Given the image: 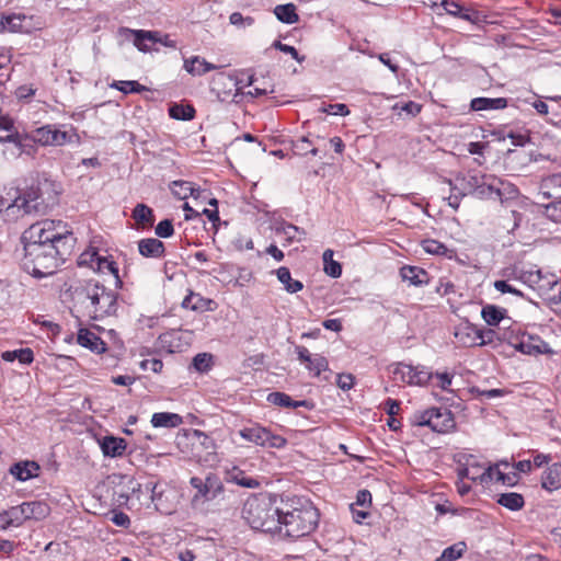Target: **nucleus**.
<instances>
[{
	"mask_svg": "<svg viewBox=\"0 0 561 561\" xmlns=\"http://www.w3.org/2000/svg\"><path fill=\"white\" fill-rule=\"evenodd\" d=\"M278 518L279 531L290 538H300L317 528L319 511L305 497L287 496L282 499Z\"/></svg>",
	"mask_w": 561,
	"mask_h": 561,
	"instance_id": "nucleus-1",
	"label": "nucleus"
},
{
	"mask_svg": "<svg viewBox=\"0 0 561 561\" xmlns=\"http://www.w3.org/2000/svg\"><path fill=\"white\" fill-rule=\"evenodd\" d=\"M72 300L77 312L92 320L113 316L117 311L116 294L93 280L76 287Z\"/></svg>",
	"mask_w": 561,
	"mask_h": 561,
	"instance_id": "nucleus-2",
	"label": "nucleus"
},
{
	"mask_svg": "<svg viewBox=\"0 0 561 561\" xmlns=\"http://www.w3.org/2000/svg\"><path fill=\"white\" fill-rule=\"evenodd\" d=\"M45 209L41 192L34 186L27 190L9 187L0 196V214L10 221L25 215L42 214Z\"/></svg>",
	"mask_w": 561,
	"mask_h": 561,
	"instance_id": "nucleus-3",
	"label": "nucleus"
},
{
	"mask_svg": "<svg viewBox=\"0 0 561 561\" xmlns=\"http://www.w3.org/2000/svg\"><path fill=\"white\" fill-rule=\"evenodd\" d=\"M65 250L54 244L24 245L22 266L34 277H46L54 274L59 263L64 261Z\"/></svg>",
	"mask_w": 561,
	"mask_h": 561,
	"instance_id": "nucleus-4",
	"label": "nucleus"
},
{
	"mask_svg": "<svg viewBox=\"0 0 561 561\" xmlns=\"http://www.w3.org/2000/svg\"><path fill=\"white\" fill-rule=\"evenodd\" d=\"M71 231L61 220L44 219L31 225L22 234L24 245H60L66 249Z\"/></svg>",
	"mask_w": 561,
	"mask_h": 561,
	"instance_id": "nucleus-5",
	"label": "nucleus"
},
{
	"mask_svg": "<svg viewBox=\"0 0 561 561\" xmlns=\"http://www.w3.org/2000/svg\"><path fill=\"white\" fill-rule=\"evenodd\" d=\"M279 506H274L266 497H251L242 508V517L251 528L272 533L279 527Z\"/></svg>",
	"mask_w": 561,
	"mask_h": 561,
	"instance_id": "nucleus-6",
	"label": "nucleus"
},
{
	"mask_svg": "<svg viewBox=\"0 0 561 561\" xmlns=\"http://www.w3.org/2000/svg\"><path fill=\"white\" fill-rule=\"evenodd\" d=\"M178 446L198 461L210 462L217 458L215 439L199 430H187L179 435Z\"/></svg>",
	"mask_w": 561,
	"mask_h": 561,
	"instance_id": "nucleus-7",
	"label": "nucleus"
},
{
	"mask_svg": "<svg viewBox=\"0 0 561 561\" xmlns=\"http://www.w3.org/2000/svg\"><path fill=\"white\" fill-rule=\"evenodd\" d=\"M190 484L196 490L193 503L214 501L224 493V483L215 473H208L204 479L192 477Z\"/></svg>",
	"mask_w": 561,
	"mask_h": 561,
	"instance_id": "nucleus-8",
	"label": "nucleus"
},
{
	"mask_svg": "<svg viewBox=\"0 0 561 561\" xmlns=\"http://www.w3.org/2000/svg\"><path fill=\"white\" fill-rule=\"evenodd\" d=\"M76 137L77 134L72 128L69 130H61L56 125L51 124L38 127L31 134V139L44 147H60L72 142Z\"/></svg>",
	"mask_w": 561,
	"mask_h": 561,
	"instance_id": "nucleus-9",
	"label": "nucleus"
},
{
	"mask_svg": "<svg viewBox=\"0 0 561 561\" xmlns=\"http://www.w3.org/2000/svg\"><path fill=\"white\" fill-rule=\"evenodd\" d=\"M239 435L243 439L254 443L261 447L280 449L287 445V439L285 437L273 434L270 430L260 425L244 427L239 431Z\"/></svg>",
	"mask_w": 561,
	"mask_h": 561,
	"instance_id": "nucleus-10",
	"label": "nucleus"
},
{
	"mask_svg": "<svg viewBox=\"0 0 561 561\" xmlns=\"http://www.w3.org/2000/svg\"><path fill=\"white\" fill-rule=\"evenodd\" d=\"M493 330L485 332L469 322H462L455 328L454 336L457 343L465 347L482 346L492 341Z\"/></svg>",
	"mask_w": 561,
	"mask_h": 561,
	"instance_id": "nucleus-11",
	"label": "nucleus"
},
{
	"mask_svg": "<svg viewBox=\"0 0 561 561\" xmlns=\"http://www.w3.org/2000/svg\"><path fill=\"white\" fill-rule=\"evenodd\" d=\"M390 369L396 379L409 386H424L433 377V374L424 366L397 363L391 365Z\"/></svg>",
	"mask_w": 561,
	"mask_h": 561,
	"instance_id": "nucleus-12",
	"label": "nucleus"
},
{
	"mask_svg": "<svg viewBox=\"0 0 561 561\" xmlns=\"http://www.w3.org/2000/svg\"><path fill=\"white\" fill-rule=\"evenodd\" d=\"M296 353L298 359L306 365V368L312 373L313 376H319L322 371L328 370L329 364L324 356L311 354L305 346H297Z\"/></svg>",
	"mask_w": 561,
	"mask_h": 561,
	"instance_id": "nucleus-13",
	"label": "nucleus"
},
{
	"mask_svg": "<svg viewBox=\"0 0 561 561\" xmlns=\"http://www.w3.org/2000/svg\"><path fill=\"white\" fill-rule=\"evenodd\" d=\"M431 430L437 433H447L455 427V420L447 409L433 408Z\"/></svg>",
	"mask_w": 561,
	"mask_h": 561,
	"instance_id": "nucleus-14",
	"label": "nucleus"
},
{
	"mask_svg": "<svg viewBox=\"0 0 561 561\" xmlns=\"http://www.w3.org/2000/svg\"><path fill=\"white\" fill-rule=\"evenodd\" d=\"M539 194L547 199L561 198V173H553L541 179Z\"/></svg>",
	"mask_w": 561,
	"mask_h": 561,
	"instance_id": "nucleus-15",
	"label": "nucleus"
},
{
	"mask_svg": "<svg viewBox=\"0 0 561 561\" xmlns=\"http://www.w3.org/2000/svg\"><path fill=\"white\" fill-rule=\"evenodd\" d=\"M275 233L284 238L283 245H288L293 242H300L305 239L306 231L293 224L280 221L275 225Z\"/></svg>",
	"mask_w": 561,
	"mask_h": 561,
	"instance_id": "nucleus-16",
	"label": "nucleus"
},
{
	"mask_svg": "<svg viewBox=\"0 0 561 561\" xmlns=\"http://www.w3.org/2000/svg\"><path fill=\"white\" fill-rule=\"evenodd\" d=\"M516 350L528 355L546 354L551 352L546 342L540 340L538 336L531 335H524L516 345Z\"/></svg>",
	"mask_w": 561,
	"mask_h": 561,
	"instance_id": "nucleus-17",
	"label": "nucleus"
},
{
	"mask_svg": "<svg viewBox=\"0 0 561 561\" xmlns=\"http://www.w3.org/2000/svg\"><path fill=\"white\" fill-rule=\"evenodd\" d=\"M39 466L35 461L24 460L13 463L9 472L18 480V481H27L32 478L38 476Z\"/></svg>",
	"mask_w": 561,
	"mask_h": 561,
	"instance_id": "nucleus-18",
	"label": "nucleus"
},
{
	"mask_svg": "<svg viewBox=\"0 0 561 561\" xmlns=\"http://www.w3.org/2000/svg\"><path fill=\"white\" fill-rule=\"evenodd\" d=\"M0 142L4 145L3 154L7 159L18 158L24 151L23 138L19 133L0 136Z\"/></svg>",
	"mask_w": 561,
	"mask_h": 561,
	"instance_id": "nucleus-19",
	"label": "nucleus"
},
{
	"mask_svg": "<svg viewBox=\"0 0 561 561\" xmlns=\"http://www.w3.org/2000/svg\"><path fill=\"white\" fill-rule=\"evenodd\" d=\"M79 345L89 348L90 351L102 354L106 351V344L94 332L88 329H80L77 336Z\"/></svg>",
	"mask_w": 561,
	"mask_h": 561,
	"instance_id": "nucleus-20",
	"label": "nucleus"
},
{
	"mask_svg": "<svg viewBox=\"0 0 561 561\" xmlns=\"http://www.w3.org/2000/svg\"><path fill=\"white\" fill-rule=\"evenodd\" d=\"M138 251L144 257L160 259L164 255V244L156 238L141 239L138 242Z\"/></svg>",
	"mask_w": 561,
	"mask_h": 561,
	"instance_id": "nucleus-21",
	"label": "nucleus"
},
{
	"mask_svg": "<svg viewBox=\"0 0 561 561\" xmlns=\"http://www.w3.org/2000/svg\"><path fill=\"white\" fill-rule=\"evenodd\" d=\"M182 306L184 308L202 312L214 311L217 308V304L213 299L204 298L201 295L194 293H191L183 299Z\"/></svg>",
	"mask_w": 561,
	"mask_h": 561,
	"instance_id": "nucleus-22",
	"label": "nucleus"
},
{
	"mask_svg": "<svg viewBox=\"0 0 561 561\" xmlns=\"http://www.w3.org/2000/svg\"><path fill=\"white\" fill-rule=\"evenodd\" d=\"M24 517L26 520H42L49 515L50 507L42 501H31L22 503Z\"/></svg>",
	"mask_w": 561,
	"mask_h": 561,
	"instance_id": "nucleus-23",
	"label": "nucleus"
},
{
	"mask_svg": "<svg viewBox=\"0 0 561 561\" xmlns=\"http://www.w3.org/2000/svg\"><path fill=\"white\" fill-rule=\"evenodd\" d=\"M171 192L180 199H186L190 196L197 199L201 198L204 193V191L199 187H195L194 184L188 181H174L171 184Z\"/></svg>",
	"mask_w": 561,
	"mask_h": 561,
	"instance_id": "nucleus-24",
	"label": "nucleus"
},
{
	"mask_svg": "<svg viewBox=\"0 0 561 561\" xmlns=\"http://www.w3.org/2000/svg\"><path fill=\"white\" fill-rule=\"evenodd\" d=\"M100 446L104 456L112 458L121 457L126 449L125 440L114 436H105Z\"/></svg>",
	"mask_w": 561,
	"mask_h": 561,
	"instance_id": "nucleus-25",
	"label": "nucleus"
},
{
	"mask_svg": "<svg viewBox=\"0 0 561 561\" xmlns=\"http://www.w3.org/2000/svg\"><path fill=\"white\" fill-rule=\"evenodd\" d=\"M541 486L550 492L561 488V463L547 468L541 478Z\"/></svg>",
	"mask_w": 561,
	"mask_h": 561,
	"instance_id": "nucleus-26",
	"label": "nucleus"
},
{
	"mask_svg": "<svg viewBox=\"0 0 561 561\" xmlns=\"http://www.w3.org/2000/svg\"><path fill=\"white\" fill-rule=\"evenodd\" d=\"M184 69L192 76H203L206 72L217 69V66L206 61L199 56H193L184 60Z\"/></svg>",
	"mask_w": 561,
	"mask_h": 561,
	"instance_id": "nucleus-27",
	"label": "nucleus"
},
{
	"mask_svg": "<svg viewBox=\"0 0 561 561\" xmlns=\"http://www.w3.org/2000/svg\"><path fill=\"white\" fill-rule=\"evenodd\" d=\"M507 106V100L505 98H476L470 102V108L472 111H490V110H503Z\"/></svg>",
	"mask_w": 561,
	"mask_h": 561,
	"instance_id": "nucleus-28",
	"label": "nucleus"
},
{
	"mask_svg": "<svg viewBox=\"0 0 561 561\" xmlns=\"http://www.w3.org/2000/svg\"><path fill=\"white\" fill-rule=\"evenodd\" d=\"M400 275L403 280H407L414 286L426 284L428 280L427 273L417 266L405 265L401 267Z\"/></svg>",
	"mask_w": 561,
	"mask_h": 561,
	"instance_id": "nucleus-29",
	"label": "nucleus"
},
{
	"mask_svg": "<svg viewBox=\"0 0 561 561\" xmlns=\"http://www.w3.org/2000/svg\"><path fill=\"white\" fill-rule=\"evenodd\" d=\"M277 279L284 286V289L289 294H296L304 288V284L291 277L290 271L286 266H282L275 271Z\"/></svg>",
	"mask_w": 561,
	"mask_h": 561,
	"instance_id": "nucleus-30",
	"label": "nucleus"
},
{
	"mask_svg": "<svg viewBox=\"0 0 561 561\" xmlns=\"http://www.w3.org/2000/svg\"><path fill=\"white\" fill-rule=\"evenodd\" d=\"M183 419L181 415L171 412L154 413L151 417V424L153 427L174 428L181 425Z\"/></svg>",
	"mask_w": 561,
	"mask_h": 561,
	"instance_id": "nucleus-31",
	"label": "nucleus"
},
{
	"mask_svg": "<svg viewBox=\"0 0 561 561\" xmlns=\"http://www.w3.org/2000/svg\"><path fill=\"white\" fill-rule=\"evenodd\" d=\"M517 197V187L514 184L510 183L508 181L497 178L495 201H499L501 204H504Z\"/></svg>",
	"mask_w": 561,
	"mask_h": 561,
	"instance_id": "nucleus-32",
	"label": "nucleus"
},
{
	"mask_svg": "<svg viewBox=\"0 0 561 561\" xmlns=\"http://www.w3.org/2000/svg\"><path fill=\"white\" fill-rule=\"evenodd\" d=\"M516 278L528 285L529 287L541 290L542 285L540 284L543 279L540 270L531 267L529 270H519L516 272Z\"/></svg>",
	"mask_w": 561,
	"mask_h": 561,
	"instance_id": "nucleus-33",
	"label": "nucleus"
},
{
	"mask_svg": "<svg viewBox=\"0 0 561 561\" xmlns=\"http://www.w3.org/2000/svg\"><path fill=\"white\" fill-rule=\"evenodd\" d=\"M496 183L497 178L495 175L485 174V178L481 181L480 186H478L474 196L480 199L495 201Z\"/></svg>",
	"mask_w": 561,
	"mask_h": 561,
	"instance_id": "nucleus-34",
	"label": "nucleus"
},
{
	"mask_svg": "<svg viewBox=\"0 0 561 561\" xmlns=\"http://www.w3.org/2000/svg\"><path fill=\"white\" fill-rule=\"evenodd\" d=\"M131 216L140 228L151 227L154 221L152 209L145 204L136 205Z\"/></svg>",
	"mask_w": 561,
	"mask_h": 561,
	"instance_id": "nucleus-35",
	"label": "nucleus"
},
{
	"mask_svg": "<svg viewBox=\"0 0 561 561\" xmlns=\"http://www.w3.org/2000/svg\"><path fill=\"white\" fill-rule=\"evenodd\" d=\"M1 358L5 362L19 360L21 364H31L34 359L33 351L28 347L5 351L1 354Z\"/></svg>",
	"mask_w": 561,
	"mask_h": 561,
	"instance_id": "nucleus-36",
	"label": "nucleus"
},
{
	"mask_svg": "<svg viewBox=\"0 0 561 561\" xmlns=\"http://www.w3.org/2000/svg\"><path fill=\"white\" fill-rule=\"evenodd\" d=\"M497 503L511 511H519L524 507L525 501L522 494L516 492L502 493L497 497Z\"/></svg>",
	"mask_w": 561,
	"mask_h": 561,
	"instance_id": "nucleus-37",
	"label": "nucleus"
},
{
	"mask_svg": "<svg viewBox=\"0 0 561 561\" xmlns=\"http://www.w3.org/2000/svg\"><path fill=\"white\" fill-rule=\"evenodd\" d=\"M485 178V174H469L468 176L457 178L456 181H461V193L460 195L471 194L474 196L478 186H480L481 181Z\"/></svg>",
	"mask_w": 561,
	"mask_h": 561,
	"instance_id": "nucleus-38",
	"label": "nucleus"
},
{
	"mask_svg": "<svg viewBox=\"0 0 561 561\" xmlns=\"http://www.w3.org/2000/svg\"><path fill=\"white\" fill-rule=\"evenodd\" d=\"M274 13L280 22L287 24L296 23L299 19L296 13V7L293 3L276 5Z\"/></svg>",
	"mask_w": 561,
	"mask_h": 561,
	"instance_id": "nucleus-39",
	"label": "nucleus"
},
{
	"mask_svg": "<svg viewBox=\"0 0 561 561\" xmlns=\"http://www.w3.org/2000/svg\"><path fill=\"white\" fill-rule=\"evenodd\" d=\"M505 310L493 305L482 308L481 316L489 325H497L504 318Z\"/></svg>",
	"mask_w": 561,
	"mask_h": 561,
	"instance_id": "nucleus-40",
	"label": "nucleus"
},
{
	"mask_svg": "<svg viewBox=\"0 0 561 561\" xmlns=\"http://www.w3.org/2000/svg\"><path fill=\"white\" fill-rule=\"evenodd\" d=\"M467 550L465 542L460 541L443 550L442 554L435 561H456L461 558Z\"/></svg>",
	"mask_w": 561,
	"mask_h": 561,
	"instance_id": "nucleus-41",
	"label": "nucleus"
},
{
	"mask_svg": "<svg viewBox=\"0 0 561 561\" xmlns=\"http://www.w3.org/2000/svg\"><path fill=\"white\" fill-rule=\"evenodd\" d=\"M26 21L25 15L13 14L9 16H4L2 19V25L4 28L11 32H27V27L24 25Z\"/></svg>",
	"mask_w": 561,
	"mask_h": 561,
	"instance_id": "nucleus-42",
	"label": "nucleus"
},
{
	"mask_svg": "<svg viewBox=\"0 0 561 561\" xmlns=\"http://www.w3.org/2000/svg\"><path fill=\"white\" fill-rule=\"evenodd\" d=\"M3 519L5 520L7 526H21L24 522H26L24 517V511L22 504L19 506H13L10 510L3 513Z\"/></svg>",
	"mask_w": 561,
	"mask_h": 561,
	"instance_id": "nucleus-43",
	"label": "nucleus"
},
{
	"mask_svg": "<svg viewBox=\"0 0 561 561\" xmlns=\"http://www.w3.org/2000/svg\"><path fill=\"white\" fill-rule=\"evenodd\" d=\"M169 114L174 119L190 121L195 115V110L191 105L174 104L169 108Z\"/></svg>",
	"mask_w": 561,
	"mask_h": 561,
	"instance_id": "nucleus-44",
	"label": "nucleus"
},
{
	"mask_svg": "<svg viewBox=\"0 0 561 561\" xmlns=\"http://www.w3.org/2000/svg\"><path fill=\"white\" fill-rule=\"evenodd\" d=\"M111 88L117 89L121 92L128 94V93H140L142 91H146L147 88L145 85H141L137 81H114L111 84Z\"/></svg>",
	"mask_w": 561,
	"mask_h": 561,
	"instance_id": "nucleus-45",
	"label": "nucleus"
},
{
	"mask_svg": "<svg viewBox=\"0 0 561 561\" xmlns=\"http://www.w3.org/2000/svg\"><path fill=\"white\" fill-rule=\"evenodd\" d=\"M138 35L146 36L148 38V42H151V43H160L161 45L169 47V48L176 47L175 41L171 39L169 35H163L157 31H149L147 33H138Z\"/></svg>",
	"mask_w": 561,
	"mask_h": 561,
	"instance_id": "nucleus-46",
	"label": "nucleus"
},
{
	"mask_svg": "<svg viewBox=\"0 0 561 561\" xmlns=\"http://www.w3.org/2000/svg\"><path fill=\"white\" fill-rule=\"evenodd\" d=\"M100 257L101 255L98 253V251L93 248H90L80 254L78 264L81 266H88L95 271V266L98 265Z\"/></svg>",
	"mask_w": 561,
	"mask_h": 561,
	"instance_id": "nucleus-47",
	"label": "nucleus"
},
{
	"mask_svg": "<svg viewBox=\"0 0 561 561\" xmlns=\"http://www.w3.org/2000/svg\"><path fill=\"white\" fill-rule=\"evenodd\" d=\"M545 215L554 222L561 221V198L551 199L548 204L543 205Z\"/></svg>",
	"mask_w": 561,
	"mask_h": 561,
	"instance_id": "nucleus-48",
	"label": "nucleus"
},
{
	"mask_svg": "<svg viewBox=\"0 0 561 561\" xmlns=\"http://www.w3.org/2000/svg\"><path fill=\"white\" fill-rule=\"evenodd\" d=\"M213 365V356L208 353H199L193 358V366L197 371L205 373Z\"/></svg>",
	"mask_w": 561,
	"mask_h": 561,
	"instance_id": "nucleus-49",
	"label": "nucleus"
},
{
	"mask_svg": "<svg viewBox=\"0 0 561 561\" xmlns=\"http://www.w3.org/2000/svg\"><path fill=\"white\" fill-rule=\"evenodd\" d=\"M440 7H443L447 14L469 20V15L463 13L462 7L455 1L440 0Z\"/></svg>",
	"mask_w": 561,
	"mask_h": 561,
	"instance_id": "nucleus-50",
	"label": "nucleus"
},
{
	"mask_svg": "<svg viewBox=\"0 0 561 561\" xmlns=\"http://www.w3.org/2000/svg\"><path fill=\"white\" fill-rule=\"evenodd\" d=\"M122 31L130 34L134 37L133 38L134 45L140 51H142V53L150 51V47L146 43V42H148V38L146 36H139L138 35V33H147L148 31H144V30H129V28H124Z\"/></svg>",
	"mask_w": 561,
	"mask_h": 561,
	"instance_id": "nucleus-51",
	"label": "nucleus"
},
{
	"mask_svg": "<svg viewBox=\"0 0 561 561\" xmlns=\"http://www.w3.org/2000/svg\"><path fill=\"white\" fill-rule=\"evenodd\" d=\"M433 413V408L425 411H417L413 414L411 423L416 426H428L431 428Z\"/></svg>",
	"mask_w": 561,
	"mask_h": 561,
	"instance_id": "nucleus-52",
	"label": "nucleus"
},
{
	"mask_svg": "<svg viewBox=\"0 0 561 561\" xmlns=\"http://www.w3.org/2000/svg\"><path fill=\"white\" fill-rule=\"evenodd\" d=\"M422 248L426 253L430 254L446 255L448 252L447 247L436 240L423 241Z\"/></svg>",
	"mask_w": 561,
	"mask_h": 561,
	"instance_id": "nucleus-53",
	"label": "nucleus"
},
{
	"mask_svg": "<svg viewBox=\"0 0 561 561\" xmlns=\"http://www.w3.org/2000/svg\"><path fill=\"white\" fill-rule=\"evenodd\" d=\"M267 401L274 405L284 407V408H290V404H293V399L284 393V392H271L267 396Z\"/></svg>",
	"mask_w": 561,
	"mask_h": 561,
	"instance_id": "nucleus-54",
	"label": "nucleus"
},
{
	"mask_svg": "<svg viewBox=\"0 0 561 561\" xmlns=\"http://www.w3.org/2000/svg\"><path fill=\"white\" fill-rule=\"evenodd\" d=\"M393 110L394 111H399V113L405 112L407 115H410V116L414 117V116H416L421 112L422 106L419 103H415L413 101H409V102H407V103H404L402 105L399 104V103L394 104L393 105Z\"/></svg>",
	"mask_w": 561,
	"mask_h": 561,
	"instance_id": "nucleus-55",
	"label": "nucleus"
},
{
	"mask_svg": "<svg viewBox=\"0 0 561 561\" xmlns=\"http://www.w3.org/2000/svg\"><path fill=\"white\" fill-rule=\"evenodd\" d=\"M320 111L330 115L346 116L350 114L348 107L343 103L329 104L321 107Z\"/></svg>",
	"mask_w": 561,
	"mask_h": 561,
	"instance_id": "nucleus-56",
	"label": "nucleus"
},
{
	"mask_svg": "<svg viewBox=\"0 0 561 561\" xmlns=\"http://www.w3.org/2000/svg\"><path fill=\"white\" fill-rule=\"evenodd\" d=\"M95 271L102 273L110 272L115 277H118V268L116 267L115 263L113 261L107 260L104 256L100 257L99 263L95 266Z\"/></svg>",
	"mask_w": 561,
	"mask_h": 561,
	"instance_id": "nucleus-57",
	"label": "nucleus"
},
{
	"mask_svg": "<svg viewBox=\"0 0 561 561\" xmlns=\"http://www.w3.org/2000/svg\"><path fill=\"white\" fill-rule=\"evenodd\" d=\"M156 234L160 238H169L173 234V224L170 219L160 221L156 227Z\"/></svg>",
	"mask_w": 561,
	"mask_h": 561,
	"instance_id": "nucleus-58",
	"label": "nucleus"
},
{
	"mask_svg": "<svg viewBox=\"0 0 561 561\" xmlns=\"http://www.w3.org/2000/svg\"><path fill=\"white\" fill-rule=\"evenodd\" d=\"M310 144H311V141L309 140L308 137H301L294 142V148L299 153L310 152L312 156H317L318 149L317 148L309 149Z\"/></svg>",
	"mask_w": 561,
	"mask_h": 561,
	"instance_id": "nucleus-59",
	"label": "nucleus"
},
{
	"mask_svg": "<svg viewBox=\"0 0 561 561\" xmlns=\"http://www.w3.org/2000/svg\"><path fill=\"white\" fill-rule=\"evenodd\" d=\"M229 21L232 25H236L238 27H247L251 26L254 22V20L251 16H243L240 12H233L229 16Z\"/></svg>",
	"mask_w": 561,
	"mask_h": 561,
	"instance_id": "nucleus-60",
	"label": "nucleus"
},
{
	"mask_svg": "<svg viewBox=\"0 0 561 561\" xmlns=\"http://www.w3.org/2000/svg\"><path fill=\"white\" fill-rule=\"evenodd\" d=\"M273 47H275L276 49H278L285 54H289L298 62H302L305 59L304 57L299 56L297 49L294 46L283 44L279 41L274 42Z\"/></svg>",
	"mask_w": 561,
	"mask_h": 561,
	"instance_id": "nucleus-61",
	"label": "nucleus"
},
{
	"mask_svg": "<svg viewBox=\"0 0 561 561\" xmlns=\"http://www.w3.org/2000/svg\"><path fill=\"white\" fill-rule=\"evenodd\" d=\"M493 285L494 288L502 294L508 293L518 297H523V293L517 288L513 287L512 285H510L506 280H495Z\"/></svg>",
	"mask_w": 561,
	"mask_h": 561,
	"instance_id": "nucleus-62",
	"label": "nucleus"
},
{
	"mask_svg": "<svg viewBox=\"0 0 561 561\" xmlns=\"http://www.w3.org/2000/svg\"><path fill=\"white\" fill-rule=\"evenodd\" d=\"M497 466H490L484 468L479 476V483L482 485H489L493 481V474H496Z\"/></svg>",
	"mask_w": 561,
	"mask_h": 561,
	"instance_id": "nucleus-63",
	"label": "nucleus"
},
{
	"mask_svg": "<svg viewBox=\"0 0 561 561\" xmlns=\"http://www.w3.org/2000/svg\"><path fill=\"white\" fill-rule=\"evenodd\" d=\"M469 465V480L472 482H479V476L481 474V471L483 468L473 459L471 456L470 459H468Z\"/></svg>",
	"mask_w": 561,
	"mask_h": 561,
	"instance_id": "nucleus-64",
	"label": "nucleus"
}]
</instances>
